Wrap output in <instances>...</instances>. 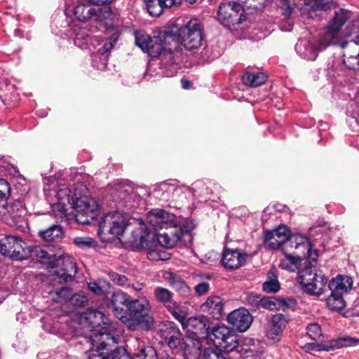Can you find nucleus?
Returning <instances> with one entry per match:
<instances>
[{
  "mask_svg": "<svg viewBox=\"0 0 359 359\" xmlns=\"http://www.w3.org/2000/svg\"><path fill=\"white\" fill-rule=\"evenodd\" d=\"M154 294L157 300L161 303H163L169 311H170L172 314L177 318L180 321L182 320L184 318L177 315L175 311V309H177V304L172 301V294L168 289L157 287L154 290Z\"/></svg>",
  "mask_w": 359,
  "mask_h": 359,
  "instance_id": "393cba45",
  "label": "nucleus"
},
{
  "mask_svg": "<svg viewBox=\"0 0 359 359\" xmlns=\"http://www.w3.org/2000/svg\"><path fill=\"white\" fill-rule=\"evenodd\" d=\"M118 34L115 33L111 36L109 39H108L103 45L97 49V53L101 55L100 60L104 64L107 60V53L109 52L116 43L118 39Z\"/></svg>",
  "mask_w": 359,
  "mask_h": 359,
  "instance_id": "4c0bfd02",
  "label": "nucleus"
},
{
  "mask_svg": "<svg viewBox=\"0 0 359 359\" xmlns=\"http://www.w3.org/2000/svg\"><path fill=\"white\" fill-rule=\"evenodd\" d=\"M155 352L151 347L142 348L137 354L136 359H155Z\"/></svg>",
  "mask_w": 359,
  "mask_h": 359,
  "instance_id": "13d9d810",
  "label": "nucleus"
},
{
  "mask_svg": "<svg viewBox=\"0 0 359 359\" xmlns=\"http://www.w3.org/2000/svg\"><path fill=\"white\" fill-rule=\"evenodd\" d=\"M78 189L81 191L85 190V186L81 183L77 184L74 188V192H72L69 188L60 189L56 194L58 202L65 203L68 204L69 208L72 207V203L74 202L77 196H80V193L78 192Z\"/></svg>",
  "mask_w": 359,
  "mask_h": 359,
  "instance_id": "cd10ccee",
  "label": "nucleus"
},
{
  "mask_svg": "<svg viewBox=\"0 0 359 359\" xmlns=\"http://www.w3.org/2000/svg\"><path fill=\"white\" fill-rule=\"evenodd\" d=\"M304 348L306 350V351H307V352H309L311 351H330V341L327 342H322V343H307L305 344Z\"/></svg>",
  "mask_w": 359,
  "mask_h": 359,
  "instance_id": "3c124183",
  "label": "nucleus"
},
{
  "mask_svg": "<svg viewBox=\"0 0 359 359\" xmlns=\"http://www.w3.org/2000/svg\"><path fill=\"white\" fill-rule=\"evenodd\" d=\"M351 310L354 315L359 316V299L354 301Z\"/></svg>",
  "mask_w": 359,
  "mask_h": 359,
  "instance_id": "774afa93",
  "label": "nucleus"
},
{
  "mask_svg": "<svg viewBox=\"0 0 359 359\" xmlns=\"http://www.w3.org/2000/svg\"><path fill=\"white\" fill-rule=\"evenodd\" d=\"M344 65L348 69L356 70L359 69V53L357 55L346 56L344 55Z\"/></svg>",
  "mask_w": 359,
  "mask_h": 359,
  "instance_id": "603ef678",
  "label": "nucleus"
},
{
  "mask_svg": "<svg viewBox=\"0 0 359 359\" xmlns=\"http://www.w3.org/2000/svg\"><path fill=\"white\" fill-rule=\"evenodd\" d=\"M266 81V76L262 73L245 72L243 76V81L245 85L250 87H257L264 84Z\"/></svg>",
  "mask_w": 359,
  "mask_h": 359,
  "instance_id": "7c9ffc66",
  "label": "nucleus"
},
{
  "mask_svg": "<svg viewBox=\"0 0 359 359\" xmlns=\"http://www.w3.org/2000/svg\"><path fill=\"white\" fill-rule=\"evenodd\" d=\"M175 216L163 209H152L147 215L149 223L156 229H168L175 225Z\"/></svg>",
  "mask_w": 359,
  "mask_h": 359,
  "instance_id": "dca6fc26",
  "label": "nucleus"
},
{
  "mask_svg": "<svg viewBox=\"0 0 359 359\" xmlns=\"http://www.w3.org/2000/svg\"><path fill=\"white\" fill-rule=\"evenodd\" d=\"M72 11L77 20L81 22L88 20L101 21L110 17L111 11L108 6H92L86 4L75 6Z\"/></svg>",
  "mask_w": 359,
  "mask_h": 359,
  "instance_id": "4468645a",
  "label": "nucleus"
},
{
  "mask_svg": "<svg viewBox=\"0 0 359 359\" xmlns=\"http://www.w3.org/2000/svg\"><path fill=\"white\" fill-rule=\"evenodd\" d=\"M351 13L345 9H340L337 12L325 30L321 32L325 39L329 40L333 45L339 44L344 41V36L341 30L343 25L350 19Z\"/></svg>",
  "mask_w": 359,
  "mask_h": 359,
  "instance_id": "9d476101",
  "label": "nucleus"
},
{
  "mask_svg": "<svg viewBox=\"0 0 359 359\" xmlns=\"http://www.w3.org/2000/svg\"><path fill=\"white\" fill-rule=\"evenodd\" d=\"M290 237L288 229L284 226H279L278 228L266 232L265 234V244L271 249H277L284 244Z\"/></svg>",
  "mask_w": 359,
  "mask_h": 359,
  "instance_id": "6ab92c4d",
  "label": "nucleus"
},
{
  "mask_svg": "<svg viewBox=\"0 0 359 359\" xmlns=\"http://www.w3.org/2000/svg\"><path fill=\"white\" fill-rule=\"evenodd\" d=\"M108 276L110 280L119 286H126L129 285L128 278L123 275H121L114 271H109Z\"/></svg>",
  "mask_w": 359,
  "mask_h": 359,
  "instance_id": "5fc2aeb1",
  "label": "nucleus"
},
{
  "mask_svg": "<svg viewBox=\"0 0 359 359\" xmlns=\"http://www.w3.org/2000/svg\"><path fill=\"white\" fill-rule=\"evenodd\" d=\"M332 3V0H313L309 11V16L313 18L314 16L320 15L323 11H325L330 8Z\"/></svg>",
  "mask_w": 359,
  "mask_h": 359,
  "instance_id": "c9c22d12",
  "label": "nucleus"
},
{
  "mask_svg": "<svg viewBox=\"0 0 359 359\" xmlns=\"http://www.w3.org/2000/svg\"><path fill=\"white\" fill-rule=\"evenodd\" d=\"M72 216L78 223L86 224L95 219L98 212L97 201L90 197L79 196L72 203Z\"/></svg>",
  "mask_w": 359,
  "mask_h": 359,
  "instance_id": "0eeeda50",
  "label": "nucleus"
},
{
  "mask_svg": "<svg viewBox=\"0 0 359 359\" xmlns=\"http://www.w3.org/2000/svg\"><path fill=\"white\" fill-rule=\"evenodd\" d=\"M279 266L289 271H294V265H290L287 259H281L279 264Z\"/></svg>",
  "mask_w": 359,
  "mask_h": 359,
  "instance_id": "338daca9",
  "label": "nucleus"
},
{
  "mask_svg": "<svg viewBox=\"0 0 359 359\" xmlns=\"http://www.w3.org/2000/svg\"><path fill=\"white\" fill-rule=\"evenodd\" d=\"M89 290L97 296L107 295L110 293L111 285L103 278L90 280L88 283Z\"/></svg>",
  "mask_w": 359,
  "mask_h": 359,
  "instance_id": "c756f323",
  "label": "nucleus"
},
{
  "mask_svg": "<svg viewBox=\"0 0 359 359\" xmlns=\"http://www.w3.org/2000/svg\"><path fill=\"white\" fill-rule=\"evenodd\" d=\"M175 330H179L173 323H167L161 325L159 332L161 337L165 341L170 336L172 335Z\"/></svg>",
  "mask_w": 359,
  "mask_h": 359,
  "instance_id": "864d4df0",
  "label": "nucleus"
},
{
  "mask_svg": "<svg viewBox=\"0 0 359 359\" xmlns=\"http://www.w3.org/2000/svg\"><path fill=\"white\" fill-rule=\"evenodd\" d=\"M227 320L234 329L245 332L250 326L252 318L248 310L239 309L231 312L227 316Z\"/></svg>",
  "mask_w": 359,
  "mask_h": 359,
  "instance_id": "a211bd4d",
  "label": "nucleus"
},
{
  "mask_svg": "<svg viewBox=\"0 0 359 359\" xmlns=\"http://www.w3.org/2000/svg\"><path fill=\"white\" fill-rule=\"evenodd\" d=\"M135 44L140 48L143 51L145 48H148V45L151 41L152 38L146 34L144 32L139 31L135 33Z\"/></svg>",
  "mask_w": 359,
  "mask_h": 359,
  "instance_id": "37998d69",
  "label": "nucleus"
},
{
  "mask_svg": "<svg viewBox=\"0 0 359 359\" xmlns=\"http://www.w3.org/2000/svg\"><path fill=\"white\" fill-rule=\"evenodd\" d=\"M130 230L128 244L135 250L151 248V241L154 235L151 234L147 225L141 220L133 219L126 222L123 215L118 212L107 214L100 223L99 233L104 241H111L120 236L126 230Z\"/></svg>",
  "mask_w": 359,
  "mask_h": 359,
  "instance_id": "f257e3e1",
  "label": "nucleus"
},
{
  "mask_svg": "<svg viewBox=\"0 0 359 359\" xmlns=\"http://www.w3.org/2000/svg\"><path fill=\"white\" fill-rule=\"evenodd\" d=\"M307 335L314 341H318L323 337L322 330L318 323H311L307 326Z\"/></svg>",
  "mask_w": 359,
  "mask_h": 359,
  "instance_id": "49530a36",
  "label": "nucleus"
},
{
  "mask_svg": "<svg viewBox=\"0 0 359 359\" xmlns=\"http://www.w3.org/2000/svg\"><path fill=\"white\" fill-rule=\"evenodd\" d=\"M180 44L189 51L201 47L203 36L201 25L196 20H190L185 26L179 29Z\"/></svg>",
  "mask_w": 359,
  "mask_h": 359,
  "instance_id": "1a4fd4ad",
  "label": "nucleus"
},
{
  "mask_svg": "<svg viewBox=\"0 0 359 359\" xmlns=\"http://www.w3.org/2000/svg\"><path fill=\"white\" fill-rule=\"evenodd\" d=\"M145 6L152 16H159L165 8L161 0H145Z\"/></svg>",
  "mask_w": 359,
  "mask_h": 359,
  "instance_id": "ea45409f",
  "label": "nucleus"
},
{
  "mask_svg": "<svg viewBox=\"0 0 359 359\" xmlns=\"http://www.w3.org/2000/svg\"><path fill=\"white\" fill-rule=\"evenodd\" d=\"M68 204L62 202H57L51 205L52 210L54 213V215L57 219H63L65 217L70 218L72 215V211L71 212H68V208H67Z\"/></svg>",
  "mask_w": 359,
  "mask_h": 359,
  "instance_id": "a19ab883",
  "label": "nucleus"
},
{
  "mask_svg": "<svg viewBox=\"0 0 359 359\" xmlns=\"http://www.w3.org/2000/svg\"><path fill=\"white\" fill-rule=\"evenodd\" d=\"M344 41L341 43V47L343 48L350 43L359 45V29L353 33L344 35Z\"/></svg>",
  "mask_w": 359,
  "mask_h": 359,
  "instance_id": "4d7b16f0",
  "label": "nucleus"
},
{
  "mask_svg": "<svg viewBox=\"0 0 359 359\" xmlns=\"http://www.w3.org/2000/svg\"><path fill=\"white\" fill-rule=\"evenodd\" d=\"M353 286V280L350 276L338 275L332 278L329 283L328 287L331 292L339 293L341 294H346Z\"/></svg>",
  "mask_w": 359,
  "mask_h": 359,
  "instance_id": "a878e982",
  "label": "nucleus"
},
{
  "mask_svg": "<svg viewBox=\"0 0 359 359\" xmlns=\"http://www.w3.org/2000/svg\"><path fill=\"white\" fill-rule=\"evenodd\" d=\"M304 258L302 257H298L297 255H290V254H286L285 255V259L288 261L290 265H294V270L297 269L298 265L299 264V262L301 259H304Z\"/></svg>",
  "mask_w": 359,
  "mask_h": 359,
  "instance_id": "e2e57ef3",
  "label": "nucleus"
},
{
  "mask_svg": "<svg viewBox=\"0 0 359 359\" xmlns=\"http://www.w3.org/2000/svg\"><path fill=\"white\" fill-rule=\"evenodd\" d=\"M189 332L194 334L196 337H200L209 334V319L206 316H200L190 318L185 324Z\"/></svg>",
  "mask_w": 359,
  "mask_h": 359,
  "instance_id": "412c9836",
  "label": "nucleus"
},
{
  "mask_svg": "<svg viewBox=\"0 0 359 359\" xmlns=\"http://www.w3.org/2000/svg\"><path fill=\"white\" fill-rule=\"evenodd\" d=\"M266 2V0H238V4L241 5L244 11L245 8H250L259 9L265 6Z\"/></svg>",
  "mask_w": 359,
  "mask_h": 359,
  "instance_id": "8fccbe9b",
  "label": "nucleus"
},
{
  "mask_svg": "<svg viewBox=\"0 0 359 359\" xmlns=\"http://www.w3.org/2000/svg\"><path fill=\"white\" fill-rule=\"evenodd\" d=\"M217 16L224 26L240 24L243 20V8L240 4L234 1L222 3L219 8Z\"/></svg>",
  "mask_w": 359,
  "mask_h": 359,
  "instance_id": "2eb2a0df",
  "label": "nucleus"
},
{
  "mask_svg": "<svg viewBox=\"0 0 359 359\" xmlns=\"http://www.w3.org/2000/svg\"><path fill=\"white\" fill-rule=\"evenodd\" d=\"M210 289L209 284L207 283H201L196 285L194 287L196 293L199 295H203L206 294Z\"/></svg>",
  "mask_w": 359,
  "mask_h": 359,
  "instance_id": "0e129e2a",
  "label": "nucleus"
},
{
  "mask_svg": "<svg viewBox=\"0 0 359 359\" xmlns=\"http://www.w3.org/2000/svg\"><path fill=\"white\" fill-rule=\"evenodd\" d=\"M0 252L15 260H22L28 256L27 244L17 236H8L0 240Z\"/></svg>",
  "mask_w": 359,
  "mask_h": 359,
  "instance_id": "f8f14e48",
  "label": "nucleus"
},
{
  "mask_svg": "<svg viewBox=\"0 0 359 359\" xmlns=\"http://www.w3.org/2000/svg\"><path fill=\"white\" fill-rule=\"evenodd\" d=\"M11 187L9 184L4 179H0V201H4L10 195Z\"/></svg>",
  "mask_w": 359,
  "mask_h": 359,
  "instance_id": "bf43d9fd",
  "label": "nucleus"
},
{
  "mask_svg": "<svg viewBox=\"0 0 359 359\" xmlns=\"http://www.w3.org/2000/svg\"><path fill=\"white\" fill-rule=\"evenodd\" d=\"M163 50L162 39L159 36L152 38L148 45V48H145L144 52L147 53L151 59H156L163 53Z\"/></svg>",
  "mask_w": 359,
  "mask_h": 359,
  "instance_id": "f704fd0d",
  "label": "nucleus"
},
{
  "mask_svg": "<svg viewBox=\"0 0 359 359\" xmlns=\"http://www.w3.org/2000/svg\"><path fill=\"white\" fill-rule=\"evenodd\" d=\"M40 236L46 241H53L62 238L63 231L60 225L54 224L39 232Z\"/></svg>",
  "mask_w": 359,
  "mask_h": 359,
  "instance_id": "2f4dec72",
  "label": "nucleus"
},
{
  "mask_svg": "<svg viewBox=\"0 0 359 359\" xmlns=\"http://www.w3.org/2000/svg\"><path fill=\"white\" fill-rule=\"evenodd\" d=\"M164 278L170 285L182 295H187L190 290L186 283L172 272H166Z\"/></svg>",
  "mask_w": 359,
  "mask_h": 359,
  "instance_id": "c85d7f7f",
  "label": "nucleus"
},
{
  "mask_svg": "<svg viewBox=\"0 0 359 359\" xmlns=\"http://www.w3.org/2000/svg\"><path fill=\"white\" fill-rule=\"evenodd\" d=\"M165 8L180 6L183 0H161Z\"/></svg>",
  "mask_w": 359,
  "mask_h": 359,
  "instance_id": "69168bd1",
  "label": "nucleus"
},
{
  "mask_svg": "<svg viewBox=\"0 0 359 359\" xmlns=\"http://www.w3.org/2000/svg\"><path fill=\"white\" fill-rule=\"evenodd\" d=\"M87 318L93 325L98 328L90 335L92 349L88 354V359H131L128 356L119 357L120 352L116 348L111 353L106 354L102 351L107 346L117 344L118 333L115 325L109 323L104 314L97 310H90L87 313Z\"/></svg>",
  "mask_w": 359,
  "mask_h": 359,
  "instance_id": "7ed1b4c3",
  "label": "nucleus"
},
{
  "mask_svg": "<svg viewBox=\"0 0 359 359\" xmlns=\"http://www.w3.org/2000/svg\"><path fill=\"white\" fill-rule=\"evenodd\" d=\"M160 37L162 39L164 50L180 53L179 51L180 45H181L179 29L166 31Z\"/></svg>",
  "mask_w": 359,
  "mask_h": 359,
  "instance_id": "b1692460",
  "label": "nucleus"
},
{
  "mask_svg": "<svg viewBox=\"0 0 359 359\" xmlns=\"http://www.w3.org/2000/svg\"><path fill=\"white\" fill-rule=\"evenodd\" d=\"M124 306H112L114 315L121 320L127 327L128 321L130 320V313L128 310L123 308Z\"/></svg>",
  "mask_w": 359,
  "mask_h": 359,
  "instance_id": "c03bdc74",
  "label": "nucleus"
},
{
  "mask_svg": "<svg viewBox=\"0 0 359 359\" xmlns=\"http://www.w3.org/2000/svg\"><path fill=\"white\" fill-rule=\"evenodd\" d=\"M183 352L186 359H198L201 353V343L194 337L184 339Z\"/></svg>",
  "mask_w": 359,
  "mask_h": 359,
  "instance_id": "bb28decb",
  "label": "nucleus"
},
{
  "mask_svg": "<svg viewBox=\"0 0 359 359\" xmlns=\"http://www.w3.org/2000/svg\"><path fill=\"white\" fill-rule=\"evenodd\" d=\"M132 299L127 293L119 290L113 292L111 304L112 306H126L128 308L130 302Z\"/></svg>",
  "mask_w": 359,
  "mask_h": 359,
  "instance_id": "58836bf2",
  "label": "nucleus"
},
{
  "mask_svg": "<svg viewBox=\"0 0 359 359\" xmlns=\"http://www.w3.org/2000/svg\"><path fill=\"white\" fill-rule=\"evenodd\" d=\"M323 38L324 34L320 32L317 39H313L312 40L301 39L296 44V51L301 57L308 60H314L320 51L325 50L330 45H333L329 40Z\"/></svg>",
  "mask_w": 359,
  "mask_h": 359,
  "instance_id": "9b49d317",
  "label": "nucleus"
},
{
  "mask_svg": "<svg viewBox=\"0 0 359 359\" xmlns=\"http://www.w3.org/2000/svg\"><path fill=\"white\" fill-rule=\"evenodd\" d=\"M154 237L161 246L167 248H173L179 242L185 245H190L193 239L191 229L188 226L177 227L175 225L167 229L166 232L154 235Z\"/></svg>",
  "mask_w": 359,
  "mask_h": 359,
  "instance_id": "6e6552de",
  "label": "nucleus"
},
{
  "mask_svg": "<svg viewBox=\"0 0 359 359\" xmlns=\"http://www.w3.org/2000/svg\"><path fill=\"white\" fill-rule=\"evenodd\" d=\"M180 57V53L163 50L156 59L150 60L144 76L147 77L149 75L152 76L153 73L161 77L174 76L179 69Z\"/></svg>",
  "mask_w": 359,
  "mask_h": 359,
  "instance_id": "423d86ee",
  "label": "nucleus"
},
{
  "mask_svg": "<svg viewBox=\"0 0 359 359\" xmlns=\"http://www.w3.org/2000/svg\"><path fill=\"white\" fill-rule=\"evenodd\" d=\"M224 300L217 295L210 296L201 306L203 312L207 313L215 319H219L224 312Z\"/></svg>",
  "mask_w": 359,
  "mask_h": 359,
  "instance_id": "4be33fe9",
  "label": "nucleus"
},
{
  "mask_svg": "<svg viewBox=\"0 0 359 359\" xmlns=\"http://www.w3.org/2000/svg\"><path fill=\"white\" fill-rule=\"evenodd\" d=\"M97 39L95 37H90L88 34H84L83 33H79L76 34V37L74 39V43L77 46L81 48H89L90 46L88 45V43H90V45L95 46L94 42H96Z\"/></svg>",
  "mask_w": 359,
  "mask_h": 359,
  "instance_id": "79ce46f5",
  "label": "nucleus"
},
{
  "mask_svg": "<svg viewBox=\"0 0 359 359\" xmlns=\"http://www.w3.org/2000/svg\"><path fill=\"white\" fill-rule=\"evenodd\" d=\"M181 337L182 334L180 330H175L174 332H172V335L170 336L168 339H167L165 342L168 345L170 348H175L181 343Z\"/></svg>",
  "mask_w": 359,
  "mask_h": 359,
  "instance_id": "6e6d98bb",
  "label": "nucleus"
},
{
  "mask_svg": "<svg viewBox=\"0 0 359 359\" xmlns=\"http://www.w3.org/2000/svg\"><path fill=\"white\" fill-rule=\"evenodd\" d=\"M170 257V255L163 250H152L151 248L148 250L147 258L151 260H167Z\"/></svg>",
  "mask_w": 359,
  "mask_h": 359,
  "instance_id": "a18cd8bd",
  "label": "nucleus"
},
{
  "mask_svg": "<svg viewBox=\"0 0 359 359\" xmlns=\"http://www.w3.org/2000/svg\"><path fill=\"white\" fill-rule=\"evenodd\" d=\"M27 250L28 255H30L32 257H36L41 261L50 259L49 254L39 246H34L32 248L27 246Z\"/></svg>",
  "mask_w": 359,
  "mask_h": 359,
  "instance_id": "09e8293b",
  "label": "nucleus"
},
{
  "mask_svg": "<svg viewBox=\"0 0 359 359\" xmlns=\"http://www.w3.org/2000/svg\"><path fill=\"white\" fill-rule=\"evenodd\" d=\"M248 256L247 253L243 252L239 250L224 248L222 253V262L225 269L234 270L244 265Z\"/></svg>",
  "mask_w": 359,
  "mask_h": 359,
  "instance_id": "f3484780",
  "label": "nucleus"
},
{
  "mask_svg": "<svg viewBox=\"0 0 359 359\" xmlns=\"http://www.w3.org/2000/svg\"><path fill=\"white\" fill-rule=\"evenodd\" d=\"M263 290L267 292H276L278 291L280 286L278 280H272L265 282L263 284Z\"/></svg>",
  "mask_w": 359,
  "mask_h": 359,
  "instance_id": "680f3d73",
  "label": "nucleus"
},
{
  "mask_svg": "<svg viewBox=\"0 0 359 359\" xmlns=\"http://www.w3.org/2000/svg\"><path fill=\"white\" fill-rule=\"evenodd\" d=\"M287 323L286 317L281 313L273 315L270 321L267 330V335L269 338L276 340L278 339L283 330L285 327Z\"/></svg>",
  "mask_w": 359,
  "mask_h": 359,
  "instance_id": "5701e85b",
  "label": "nucleus"
},
{
  "mask_svg": "<svg viewBox=\"0 0 359 359\" xmlns=\"http://www.w3.org/2000/svg\"><path fill=\"white\" fill-rule=\"evenodd\" d=\"M211 334L214 337L215 344L224 352H231L238 345L237 334L224 325H219L213 327Z\"/></svg>",
  "mask_w": 359,
  "mask_h": 359,
  "instance_id": "ddd939ff",
  "label": "nucleus"
},
{
  "mask_svg": "<svg viewBox=\"0 0 359 359\" xmlns=\"http://www.w3.org/2000/svg\"><path fill=\"white\" fill-rule=\"evenodd\" d=\"M7 212L16 222H20L26 214V210L20 201H15L8 205Z\"/></svg>",
  "mask_w": 359,
  "mask_h": 359,
  "instance_id": "e433bc0d",
  "label": "nucleus"
},
{
  "mask_svg": "<svg viewBox=\"0 0 359 359\" xmlns=\"http://www.w3.org/2000/svg\"><path fill=\"white\" fill-rule=\"evenodd\" d=\"M72 240L74 243L80 248L90 247L94 243L93 239L90 237L77 236L74 237Z\"/></svg>",
  "mask_w": 359,
  "mask_h": 359,
  "instance_id": "052dcab7",
  "label": "nucleus"
},
{
  "mask_svg": "<svg viewBox=\"0 0 359 359\" xmlns=\"http://www.w3.org/2000/svg\"><path fill=\"white\" fill-rule=\"evenodd\" d=\"M287 247L294 250L293 253L308 260L305 266L299 271L297 281L302 288L309 294L320 296L327 279L321 271H317L313 262H316L318 253L313 249L309 239L302 234L296 233L289 237Z\"/></svg>",
  "mask_w": 359,
  "mask_h": 359,
  "instance_id": "f03ea898",
  "label": "nucleus"
},
{
  "mask_svg": "<svg viewBox=\"0 0 359 359\" xmlns=\"http://www.w3.org/2000/svg\"><path fill=\"white\" fill-rule=\"evenodd\" d=\"M330 351L343 347L356 346L359 345V339L348 336L339 337L330 341Z\"/></svg>",
  "mask_w": 359,
  "mask_h": 359,
  "instance_id": "473e14b6",
  "label": "nucleus"
},
{
  "mask_svg": "<svg viewBox=\"0 0 359 359\" xmlns=\"http://www.w3.org/2000/svg\"><path fill=\"white\" fill-rule=\"evenodd\" d=\"M343 294L331 292L330 295L327 299V306L328 309L333 311H339L346 306V302L344 299Z\"/></svg>",
  "mask_w": 359,
  "mask_h": 359,
  "instance_id": "72a5a7b5",
  "label": "nucleus"
},
{
  "mask_svg": "<svg viewBox=\"0 0 359 359\" xmlns=\"http://www.w3.org/2000/svg\"><path fill=\"white\" fill-rule=\"evenodd\" d=\"M204 359H229L226 353H222L217 348H209L204 351Z\"/></svg>",
  "mask_w": 359,
  "mask_h": 359,
  "instance_id": "de8ad7c7",
  "label": "nucleus"
},
{
  "mask_svg": "<svg viewBox=\"0 0 359 359\" xmlns=\"http://www.w3.org/2000/svg\"><path fill=\"white\" fill-rule=\"evenodd\" d=\"M49 281L50 286L48 287L49 297L55 302L65 303L69 300L79 302L76 305H81L86 301L84 297L79 294H72V290L65 286L57 287L58 284H62L73 280L77 273L76 262L72 257L64 256L59 258L50 266L49 270Z\"/></svg>",
  "mask_w": 359,
  "mask_h": 359,
  "instance_id": "20e7f679",
  "label": "nucleus"
},
{
  "mask_svg": "<svg viewBox=\"0 0 359 359\" xmlns=\"http://www.w3.org/2000/svg\"><path fill=\"white\" fill-rule=\"evenodd\" d=\"M128 310L130 313L128 327L130 330L149 331L154 327V318L151 304L146 297L133 299Z\"/></svg>",
  "mask_w": 359,
  "mask_h": 359,
  "instance_id": "39448f33",
  "label": "nucleus"
},
{
  "mask_svg": "<svg viewBox=\"0 0 359 359\" xmlns=\"http://www.w3.org/2000/svg\"><path fill=\"white\" fill-rule=\"evenodd\" d=\"M246 304L252 311L261 309L276 310L277 309V302L272 297H261L260 295L250 294L245 298Z\"/></svg>",
  "mask_w": 359,
  "mask_h": 359,
  "instance_id": "aec40b11",
  "label": "nucleus"
}]
</instances>
